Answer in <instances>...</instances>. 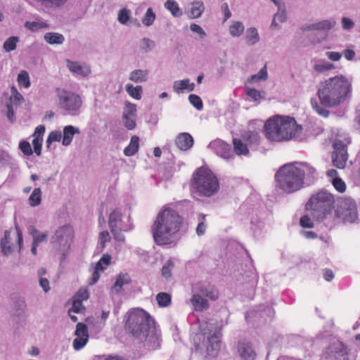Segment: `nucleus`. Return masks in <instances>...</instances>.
Masks as SVG:
<instances>
[{"label":"nucleus","mask_w":360,"mask_h":360,"mask_svg":"<svg viewBox=\"0 0 360 360\" xmlns=\"http://www.w3.org/2000/svg\"><path fill=\"white\" fill-rule=\"evenodd\" d=\"M195 84L191 82L189 79H184L181 80H176L173 82L172 89L173 91L179 94L183 93L184 91H193L195 89Z\"/></svg>","instance_id":"412c9836"},{"label":"nucleus","mask_w":360,"mask_h":360,"mask_svg":"<svg viewBox=\"0 0 360 360\" xmlns=\"http://www.w3.org/2000/svg\"><path fill=\"white\" fill-rule=\"evenodd\" d=\"M124 328L126 332L134 335L135 333V309H130L125 315Z\"/></svg>","instance_id":"393cba45"},{"label":"nucleus","mask_w":360,"mask_h":360,"mask_svg":"<svg viewBox=\"0 0 360 360\" xmlns=\"http://www.w3.org/2000/svg\"><path fill=\"white\" fill-rule=\"evenodd\" d=\"M335 202L334 195L322 189L311 195L306 204V209L314 219L322 221L333 218Z\"/></svg>","instance_id":"0eeeda50"},{"label":"nucleus","mask_w":360,"mask_h":360,"mask_svg":"<svg viewBox=\"0 0 360 360\" xmlns=\"http://www.w3.org/2000/svg\"><path fill=\"white\" fill-rule=\"evenodd\" d=\"M175 144L181 150H187L193 145V139L188 133H181L175 139Z\"/></svg>","instance_id":"aec40b11"},{"label":"nucleus","mask_w":360,"mask_h":360,"mask_svg":"<svg viewBox=\"0 0 360 360\" xmlns=\"http://www.w3.org/2000/svg\"><path fill=\"white\" fill-rule=\"evenodd\" d=\"M190 302L193 309L197 311H202L208 307L207 301L198 293L193 295Z\"/></svg>","instance_id":"b1692460"},{"label":"nucleus","mask_w":360,"mask_h":360,"mask_svg":"<svg viewBox=\"0 0 360 360\" xmlns=\"http://www.w3.org/2000/svg\"><path fill=\"white\" fill-rule=\"evenodd\" d=\"M110 235L107 231H102L98 235V240L102 248H104L105 243L110 241Z\"/></svg>","instance_id":"680f3d73"},{"label":"nucleus","mask_w":360,"mask_h":360,"mask_svg":"<svg viewBox=\"0 0 360 360\" xmlns=\"http://www.w3.org/2000/svg\"><path fill=\"white\" fill-rule=\"evenodd\" d=\"M42 141V139L39 138H34L32 140L34 150L37 155H41Z\"/></svg>","instance_id":"0e129e2a"},{"label":"nucleus","mask_w":360,"mask_h":360,"mask_svg":"<svg viewBox=\"0 0 360 360\" xmlns=\"http://www.w3.org/2000/svg\"><path fill=\"white\" fill-rule=\"evenodd\" d=\"M31 233L33 237V240L37 243L38 244L39 243L46 241L48 236L47 232L40 233L36 229H32L31 231Z\"/></svg>","instance_id":"8fccbe9b"},{"label":"nucleus","mask_w":360,"mask_h":360,"mask_svg":"<svg viewBox=\"0 0 360 360\" xmlns=\"http://www.w3.org/2000/svg\"><path fill=\"white\" fill-rule=\"evenodd\" d=\"M268 72L266 65H264L262 68L259 71L251 77L249 79V82H259L266 81L268 79Z\"/></svg>","instance_id":"c9c22d12"},{"label":"nucleus","mask_w":360,"mask_h":360,"mask_svg":"<svg viewBox=\"0 0 360 360\" xmlns=\"http://www.w3.org/2000/svg\"><path fill=\"white\" fill-rule=\"evenodd\" d=\"M246 94L250 98L255 101L261 98L260 92L255 89L248 88Z\"/></svg>","instance_id":"338daca9"},{"label":"nucleus","mask_w":360,"mask_h":360,"mask_svg":"<svg viewBox=\"0 0 360 360\" xmlns=\"http://www.w3.org/2000/svg\"><path fill=\"white\" fill-rule=\"evenodd\" d=\"M131 282V279L128 274L121 273L117 276L116 281L112 287V291L119 292L124 285L129 284Z\"/></svg>","instance_id":"cd10ccee"},{"label":"nucleus","mask_w":360,"mask_h":360,"mask_svg":"<svg viewBox=\"0 0 360 360\" xmlns=\"http://www.w3.org/2000/svg\"><path fill=\"white\" fill-rule=\"evenodd\" d=\"M62 138V134L60 131L56 130L50 132L47 140L46 143L48 146L52 143L55 141H60Z\"/></svg>","instance_id":"864d4df0"},{"label":"nucleus","mask_w":360,"mask_h":360,"mask_svg":"<svg viewBox=\"0 0 360 360\" xmlns=\"http://www.w3.org/2000/svg\"><path fill=\"white\" fill-rule=\"evenodd\" d=\"M44 40L49 44H62L65 41V38L62 34L48 32L44 34Z\"/></svg>","instance_id":"473e14b6"},{"label":"nucleus","mask_w":360,"mask_h":360,"mask_svg":"<svg viewBox=\"0 0 360 360\" xmlns=\"http://www.w3.org/2000/svg\"><path fill=\"white\" fill-rule=\"evenodd\" d=\"M74 231L71 226H63L59 228L55 233V243L59 245L69 248L72 241Z\"/></svg>","instance_id":"f3484780"},{"label":"nucleus","mask_w":360,"mask_h":360,"mask_svg":"<svg viewBox=\"0 0 360 360\" xmlns=\"http://www.w3.org/2000/svg\"><path fill=\"white\" fill-rule=\"evenodd\" d=\"M190 190L193 198H210L219 191V183L210 169L200 167L193 174Z\"/></svg>","instance_id":"423d86ee"},{"label":"nucleus","mask_w":360,"mask_h":360,"mask_svg":"<svg viewBox=\"0 0 360 360\" xmlns=\"http://www.w3.org/2000/svg\"><path fill=\"white\" fill-rule=\"evenodd\" d=\"M79 133V130L72 125L65 127L63 129V135L62 141L63 145L65 146H69L71 143L75 134Z\"/></svg>","instance_id":"bb28decb"},{"label":"nucleus","mask_w":360,"mask_h":360,"mask_svg":"<svg viewBox=\"0 0 360 360\" xmlns=\"http://www.w3.org/2000/svg\"><path fill=\"white\" fill-rule=\"evenodd\" d=\"M156 301L160 307H167L170 305L172 297L169 293L161 292L157 294Z\"/></svg>","instance_id":"f704fd0d"},{"label":"nucleus","mask_w":360,"mask_h":360,"mask_svg":"<svg viewBox=\"0 0 360 360\" xmlns=\"http://www.w3.org/2000/svg\"><path fill=\"white\" fill-rule=\"evenodd\" d=\"M76 338L73 340L72 346L76 351L82 349L89 341L88 327L83 323H78L75 332Z\"/></svg>","instance_id":"dca6fc26"},{"label":"nucleus","mask_w":360,"mask_h":360,"mask_svg":"<svg viewBox=\"0 0 360 360\" xmlns=\"http://www.w3.org/2000/svg\"><path fill=\"white\" fill-rule=\"evenodd\" d=\"M19 148L21 151L26 155H31L33 153L30 143L26 141L20 142Z\"/></svg>","instance_id":"052dcab7"},{"label":"nucleus","mask_w":360,"mask_h":360,"mask_svg":"<svg viewBox=\"0 0 360 360\" xmlns=\"http://www.w3.org/2000/svg\"><path fill=\"white\" fill-rule=\"evenodd\" d=\"M245 30L243 24L240 21H233L229 26V32L233 37H240Z\"/></svg>","instance_id":"2f4dec72"},{"label":"nucleus","mask_w":360,"mask_h":360,"mask_svg":"<svg viewBox=\"0 0 360 360\" xmlns=\"http://www.w3.org/2000/svg\"><path fill=\"white\" fill-rule=\"evenodd\" d=\"M108 226L114 239L118 242L124 240L123 232L133 229L131 219L129 216H123L118 210H115L110 214Z\"/></svg>","instance_id":"6e6552de"},{"label":"nucleus","mask_w":360,"mask_h":360,"mask_svg":"<svg viewBox=\"0 0 360 360\" xmlns=\"http://www.w3.org/2000/svg\"><path fill=\"white\" fill-rule=\"evenodd\" d=\"M41 191L39 188H36L29 198V203L32 207H36L41 203Z\"/></svg>","instance_id":"ea45409f"},{"label":"nucleus","mask_w":360,"mask_h":360,"mask_svg":"<svg viewBox=\"0 0 360 360\" xmlns=\"http://www.w3.org/2000/svg\"><path fill=\"white\" fill-rule=\"evenodd\" d=\"M12 96L11 100L15 104H20L23 101L22 96L18 91L15 86L11 87Z\"/></svg>","instance_id":"13d9d810"},{"label":"nucleus","mask_w":360,"mask_h":360,"mask_svg":"<svg viewBox=\"0 0 360 360\" xmlns=\"http://www.w3.org/2000/svg\"><path fill=\"white\" fill-rule=\"evenodd\" d=\"M243 139L250 147L259 145L260 141L259 134L255 131L245 132L243 135Z\"/></svg>","instance_id":"c756f323"},{"label":"nucleus","mask_w":360,"mask_h":360,"mask_svg":"<svg viewBox=\"0 0 360 360\" xmlns=\"http://www.w3.org/2000/svg\"><path fill=\"white\" fill-rule=\"evenodd\" d=\"M56 94L60 107L65 111H77L82 107V101L80 96L64 89L57 88Z\"/></svg>","instance_id":"9b49d317"},{"label":"nucleus","mask_w":360,"mask_h":360,"mask_svg":"<svg viewBox=\"0 0 360 360\" xmlns=\"http://www.w3.org/2000/svg\"><path fill=\"white\" fill-rule=\"evenodd\" d=\"M130 18V12L126 8L120 10L118 14V21L122 24H126Z\"/></svg>","instance_id":"6e6d98bb"},{"label":"nucleus","mask_w":360,"mask_h":360,"mask_svg":"<svg viewBox=\"0 0 360 360\" xmlns=\"http://www.w3.org/2000/svg\"><path fill=\"white\" fill-rule=\"evenodd\" d=\"M219 329L212 323H206V326L202 328L204 344L207 348V354L210 356H214L219 349Z\"/></svg>","instance_id":"f8f14e48"},{"label":"nucleus","mask_w":360,"mask_h":360,"mask_svg":"<svg viewBox=\"0 0 360 360\" xmlns=\"http://www.w3.org/2000/svg\"><path fill=\"white\" fill-rule=\"evenodd\" d=\"M136 352L144 355L160 346V333L153 318L145 310L136 308Z\"/></svg>","instance_id":"7ed1b4c3"},{"label":"nucleus","mask_w":360,"mask_h":360,"mask_svg":"<svg viewBox=\"0 0 360 360\" xmlns=\"http://www.w3.org/2000/svg\"><path fill=\"white\" fill-rule=\"evenodd\" d=\"M206 215L200 214L198 215V224L196 228V233L198 236H202L207 229V224L205 223Z\"/></svg>","instance_id":"de8ad7c7"},{"label":"nucleus","mask_w":360,"mask_h":360,"mask_svg":"<svg viewBox=\"0 0 360 360\" xmlns=\"http://www.w3.org/2000/svg\"><path fill=\"white\" fill-rule=\"evenodd\" d=\"M18 83L20 86L28 88L30 86V81L29 74L26 70H22L18 75Z\"/></svg>","instance_id":"79ce46f5"},{"label":"nucleus","mask_w":360,"mask_h":360,"mask_svg":"<svg viewBox=\"0 0 360 360\" xmlns=\"http://www.w3.org/2000/svg\"><path fill=\"white\" fill-rule=\"evenodd\" d=\"M313 109L316 110V112L321 116L323 117H327L329 115V111L320 105L317 102L314 100L311 101Z\"/></svg>","instance_id":"603ef678"},{"label":"nucleus","mask_w":360,"mask_h":360,"mask_svg":"<svg viewBox=\"0 0 360 360\" xmlns=\"http://www.w3.org/2000/svg\"><path fill=\"white\" fill-rule=\"evenodd\" d=\"M25 27L32 32H36L41 29H46L49 27V25L46 22H30L27 21L25 23Z\"/></svg>","instance_id":"58836bf2"},{"label":"nucleus","mask_w":360,"mask_h":360,"mask_svg":"<svg viewBox=\"0 0 360 360\" xmlns=\"http://www.w3.org/2000/svg\"><path fill=\"white\" fill-rule=\"evenodd\" d=\"M124 153L127 156H131L135 154V136H131L130 143L128 147H127Z\"/></svg>","instance_id":"e2e57ef3"},{"label":"nucleus","mask_w":360,"mask_h":360,"mask_svg":"<svg viewBox=\"0 0 360 360\" xmlns=\"http://www.w3.org/2000/svg\"><path fill=\"white\" fill-rule=\"evenodd\" d=\"M332 184L335 188L340 193H343L346 190V184L340 178H334L332 180Z\"/></svg>","instance_id":"5fc2aeb1"},{"label":"nucleus","mask_w":360,"mask_h":360,"mask_svg":"<svg viewBox=\"0 0 360 360\" xmlns=\"http://www.w3.org/2000/svg\"><path fill=\"white\" fill-rule=\"evenodd\" d=\"M156 15L153 12V8H148L146 11V13L144 15L143 18L142 19V23L144 25L149 27L153 24Z\"/></svg>","instance_id":"a18cd8bd"},{"label":"nucleus","mask_w":360,"mask_h":360,"mask_svg":"<svg viewBox=\"0 0 360 360\" xmlns=\"http://www.w3.org/2000/svg\"><path fill=\"white\" fill-rule=\"evenodd\" d=\"M315 177V168L307 162L286 164L275 175L278 187L288 193L300 190L304 184H311Z\"/></svg>","instance_id":"f257e3e1"},{"label":"nucleus","mask_w":360,"mask_h":360,"mask_svg":"<svg viewBox=\"0 0 360 360\" xmlns=\"http://www.w3.org/2000/svg\"><path fill=\"white\" fill-rule=\"evenodd\" d=\"M312 68L317 74L327 75L330 71L335 68V65L333 63L325 59L318 58L313 60Z\"/></svg>","instance_id":"a211bd4d"},{"label":"nucleus","mask_w":360,"mask_h":360,"mask_svg":"<svg viewBox=\"0 0 360 360\" xmlns=\"http://www.w3.org/2000/svg\"><path fill=\"white\" fill-rule=\"evenodd\" d=\"M89 297V292L86 288H80L75 295V299L77 300H81L82 302L84 300H88Z\"/></svg>","instance_id":"4d7b16f0"},{"label":"nucleus","mask_w":360,"mask_h":360,"mask_svg":"<svg viewBox=\"0 0 360 360\" xmlns=\"http://www.w3.org/2000/svg\"><path fill=\"white\" fill-rule=\"evenodd\" d=\"M111 256L109 254H104L102 255L99 261L96 264L95 267L97 270L103 271L111 263Z\"/></svg>","instance_id":"e433bc0d"},{"label":"nucleus","mask_w":360,"mask_h":360,"mask_svg":"<svg viewBox=\"0 0 360 360\" xmlns=\"http://www.w3.org/2000/svg\"><path fill=\"white\" fill-rule=\"evenodd\" d=\"M245 39L246 44L249 46H253L259 42L260 37L257 30L253 27L247 29Z\"/></svg>","instance_id":"c85d7f7f"},{"label":"nucleus","mask_w":360,"mask_h":360,"mask_svg":"<svg viewBox=\"0 0 360 360\" xmlns=\"http://www.w3.org/2000/svg\"><path fill=\"white\" fill-rule=\"evenodd\" d=\"M67 65L70 71L83 77L88 76L91 72L88 66L82 65L77 62L67 60Z\"/></svg>","instance_id":"5701e85b"},{"label":"nucleus","mask_w":360,"mask_h":360,"mask_svg":"<svg viewBox=\"0 0 360 360\" xmlns=\"http://www.w3.org/2000/svg\"><path fill=\"white\" fill-rule=\"evenodd\" d=\"M342 26L345 30H350L354 26V22L349 18L344 17L342 18Z\"/></svg>","instance_id":"774afa93"},{"label":"nucleus","mask_w":360,"mask_h":360,"mask_svg":"<svg viewBox=\"0 0 360 360\" xmlns=\"http://www.w3.org/2000/svg\"><path fill=\"white\" fill-rule=\"evenodd\" d=\"M19 41V37L12 36L8 38L4 43L3 48L6 52H11L15 50L17 43Z\"/></svg>","instance_id":"4c0bfd02"},{"label":"nucleus","mask_w":360,"mask_h":360,"mask_svg":"<svg viewBox=\"0 0 360 360\" xmlns=\"http://www.w3.org/2000/svg\"><path fill=\"white\" fill-rule=\"evenodd\" d=\"M325 56L330 62H338L342 58V53L336 51H326Z\"/></svg>","instance_id":"bf43d9fd"},{"label":"nucleus","mask_w":360,"mask_h":360,"mask_svg":"<svg viewBox=\"0 0 360 360\" xmlns=\"http://www.w3.org/2000/svg\"><path fill=\"white\" fill-rule=\"evenodd\" d=\"M334 152L333 153V162L334 166L339 169L345 167L347 160V146L341 140L336 139L333 143Z\"/></svg>","instance_id":"4468645a"},{"label":"nucleus","mask_w":360,"mask_h":360,"mask_svg":"<svg viewBox=\"0 0 360 360\" xmlns=\"http://www.w3.org/2000/svg\"><path fill=\"white\" fill-rule=\"evenodd\" d=\"M318 30H329L335 27L336 22L333 18L326 19L316 22Z\"/></svg>","instance_id":"37998d69"},{"label":"nucleus","mask_w":360,"mask_h":360,"mask_svg":"<svg viewBox=\"0 0 360 360\" xmlns=\"http://www.w3.org/2000/svg\"><path fill=\"white\" fill-rule=\"evenodd\" d=\"M278 22L283 23L287 20L286 11L284 6H279L277 13L274 16Z\"/></svg>","instance_id":"3c124183"},{"label":"nucleus","mask_w":360,"mask_h":360,"mask_svg":"<svg viewBox=\"0 0 360 360\" xmlns=\"http://www.w3.org/2000/svg\"><path fill=\"white\" fill-rule=\"evenodd\" d=\"M205 10V6L201 1H193L188 11V16L191 19L198 18Z\"/></svg>","instance_id":"a878e982"},{"label":"nucleus","mask_w":360,"mask_h":360,"mask_svg":"<svg viewBox=\"0 0 360 360\" xmlns=\"http://www.w3.org/2000/svg\"><path fill=\"white\" fill-rule=\"evenodd\" d=\"M174 267V262L173 259H170L167 260L162 268V276L168 279L172 276V271Z\"/></svg>","instance_id":"c03bdc74"},{"label":"nucleus","mask_w":360,"mask_h":360,"mask_svg":"<svg viewBox=\"0 0 360 360\" xmlns=\"http://www.w3.org/2000/svg\"><path fill=\"white\" fill-rule=\"evenodd\" d=\"M348 353L345 345L335 342L330 345L322 355L323 360H348Z\"/></svg>","instance_id":"ddd939ff"},{"label":"nucleus","mask_w":360,"mask_h":360,"mask_svg":"<svg viewBox=\"0 0 360 360\" xmlns=\"http://www.w3.org/2000/svg\"><path fill=\"white\" fill-rule=\"evenodd\" d=\"M333 218L343 222H354L357 218L356 205L351 198H340Z\"/></svg>","instance_id":"9d476101"},{"label":"nucleus","mask_w":360,"mask_h":360,"mask_svg":"<svg viewBox=\"0 0 360 360\" xmlns=\"http://www.w3.org/2000/svg\"><path fill=\"white\" fill-rule=\"evenodd\" d=\"M208 148L225 160H229L233 158L231 146L222 140L217 139L212 141L208 145Z\"/></svg>","instance_id":"2eb2a0df"},{"label":"nucleus","mask_w":360,"mask_h":360,"mask_svg":"<svg viewBox=\"0 0 360 360\" xmlns=\"http://www.w3.org/2000/svg\"><path fill=\"white\" fill-rule=\"evenodd\" d=\"M238 352L240 356L244 360H254L256 356V353L252 345L247 342L239 343Z\"/></svg>","instance_id":"4be33fe9"},{"label":"nucleus","mask_w":360,"mask_h":360,"mask_svg":"<svg viewBox=\"0 0 360 360\" xmlns=\"http://www.w3.org/2000/svg\"><path fill=\"white\" fill-rule=\"evenodd\" d=\"M123 120L127 129H133L135 127V105L134 104L126 103L123 112Z\"/></svg>","instance_id":"6ab92c4d"},{"label":"nucleus","mask_w":360,"mask_h":360,"mask_svg":"<svg viewBox=\"0 0 360 360\" xmlns=\"http://www.w3.org/2000/svg\"><path fill=\"white\" fill-rule=\"evenodd\" d=\"M84 311L85 307L82 304V302L81 300H77L73 298L72 307L68 310V314H70L72 312L76 314L84 313Z\"/></svg>","instance_id":"49530a36"},{"label":"nucleus","mask_w":360,"mask_h":360,"mask_svg":"<svg viewBox=\"0 0 360 360\" xmlns=\"http://www.w3.org/2000/svg\"><path fill=\"white\" fill-rule=\"evenodd\" d=\"M233 149L236 155H248L249 149L248 144L243 143V141L239 139H233Z\"/></svg>","instance_id":"7c9ffc66"},{"label":"nucleus","mask_w":360,"mask_h":360,"mask_svg":"<svg viewBox=\"0 0 360 360\" xmlns=\"http://www.w3.org/2000/svg\"><path fill=\"white\" fill-rule=\"evenodd\" d=\"M264 128L266 137L271 141L302 139V127L293 117L276 115L266 120Z\"/></svg>","instance_id":"39448f33"},{"label":"nucleus","mask_w":360,"mask_h":360,"mask_svg":"<svg viewBox=\"0 0 360 360\" xmlns=\"http://www.w3.org/2000/svg\"><path fill=\"white\" fill-rule=\"evenodd\" d=\"M181 222L180 216L174 210L165 208L160 211L151 229L155 243L158 245L172 244Z\"/></svg>","instance_id":"20e7f679"},{"label":"nucleus","mask_w":360,"mask_h":360,"mask_svg":"<svg viewBox=\"0 0 360 360\" xmlns=\"http://www.w3.org/2000/svg\"><path fill=\"white\" fill-rule=\"evenodd\" d=\"M352 92V78L339 74L322 81L317 94L322 105L333 108L343 103Z\"/></svg>","instance_id":"f03ea898"},{"label":"nucleus","mask_w":360,"mask_h":360,"mask_svg":"<svg viewBox=\"0 0 360 360\" xmlns=\"http://www.w3.org/2000/svg\"><path fill=\"white\" fill-rule=\"evenodd\" d=\"M165 7L169 11L174 17H179L183 14L178 3L174 0H167L165 3Z\"/></svg>","instance_id":"72a5a7b5"},{"label":"nucleus","mask_w":360,"mask_h":360,"mask_svg":"<svg viewBox=\"0 0 360 360\" xmlns=\"http://www.w3.org/2000/svg\"><path fill=\"white\" fill-rule=\"evenodd\" d=\"M300 225L304 228H313L314 223L310 219V217L307 215H304L300 219Z\"/></svg>","instance_id":"69168bd1"},{"label":"nucleus","mask_w":360,"mask_h":360,"mask_svg":"<svg viewBox=\"0 0 360 360\" xmlns=\"http://www.w3.org/2000/svg\"><path fill=\"white\" fill-rule=\"evenodd\" d=\"M155 47V42L148 39V38H143L140 41L139 44V49L140 51L143 53H148L151 51Z\"/></svg>","instance_id":"a19ab883"},{"label":"nucleus","mask_w":360,"mask_h":360,"mask_svg":"<svg viewBox=\"0 0 360 360\" xmlns=\"http://www.w3.org/2000/svg\"><path fill=\"white\" fill-rule=\"evenodd\" d=\"M22 231L18 226H15V229L5 231L4 237L1 242V250L4 255H8L15 250L20 251L22 248Z\"/></svg>","instance_id":"1a4fd4ad"},{"label":"nucleus","mask_w":360,"mask_h":360,"mask_svg":"<svg viewBox=\"0 0 360 360\" xmlns=\"http://www.w3.org/2000/svg\"><path fill=\"white\" fill-rule=\"evenodd\" d=\"M190 103L195 107L198 110H201L203 108L202 101L200 96L195 94H191L188 96Z\"/></svg>","instance_id":"09e8293b"}]
</instances>
